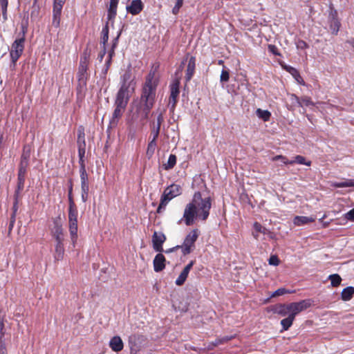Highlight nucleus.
Instances as JSON below:
<instances>
[{
    "instance_id": "nucleus-1",
    "label": "nucleus",
    "mask_w": 354,
    "mask_h": 354,
    "mask_svg": "<svg viewBox=\"0 0 354 354\" xmlns=\"http://www.w3.org/2000/svg\"><path fill=\"white\" fill-rule=\"evenodd\" d=\"M120 84V86L114 101L115 109L110 120L112 125L118 124L119 119L125 111L131 97L135 93L136 82L130 71H126L121 75Z\"/></svg>"
},
{
    "instance_id": "nucleus-2",
    "label": "nucleus",
    "mask_w": 354,
    "mask_h": 354,
    "mask_svg": "<svg viewBox=\"0 0 354 354\" xmlns=\"http://www.w3.org/2000/svg\"><path fill=\"white\" fill-rule=\"evenodd\" d=\"M212 199L198 191L194 192L192 201L185 207L183 219L187 226L192 225L196 220L205 221L212 208Z\"/></svg>"
},
{
    "instance_id": "nucleus-3",
    "label": "nucleus",
    "mask_w": 354,
    "mask_h": 354,
    "mask_svg": "<svg viewBox=\"0 0 354 354\" xmlns=\"http://www.w3.org/2000/svg\"><path fill=\"white\" fill-rule=\"evenodd\" d=\"M158 69L159 64H153L142 86L140 109L144 119L148 118L156 102L157 88L160 83Z\"/></svg>"
},
{
    "instance_id": "nucleus-4",
    "label": "nucleus",
    "mask_w": 354,
    "mask_h": 354,
    "mask_svg": "<svg viewBox=\"0 0 354 354\" xmlns=\"http://www.w3.org/2000/svg\"><path fill=\"white\" fill-rule=\"evenodd\" d=\"M311 306L310 300L304 299L299 302H292L288 304H278L273 306L272 310L282 317L291 315V313H299Z\"/></svg>"
},
{
    "instance_id": "nucleus-5",
    "label": "nucleus",
    "mask_w": 354,
    "mask_h": 354,
    "mask_svg": "<svg viewBox=\"0 0 354 354\" xmlns=\"http://www.w3.org/2000/svg\"><path fill=\"white\" fill-rule=\"evenodd\" d=\"M25 31H23L22 37L16 39L11 45L10 50V67L15 68L17 62L22 55L25 48Z\"/></svg>"
},
{
    "instance_id": "nucleus-6",
    "label": "nucleus",
    "mask_w": 354,
    "mask_h": 354,
    "mask_svg": "<svg viewBox=\"0 0 354 354\" xmlns=\"http://www.w3.org/2000/svg\"><path fill=\"white\" fill-rule=\"evenodd\" d=\"M78 210L77 209H68V231L70 233L71 243L73 247L75 246L78 239V225H77Z\"/></svg>"
},
{
    "instance_id": "nucleus-7",
    "label": "nucleus",
    "mask_w": 354,
    "mask_h": 354,
    "mask_svg": "<svg viewBox=\"0 0 354 354\" xmlns=\"http://www.w3.org/2000/svg\"><path fill=\"white\" fill-rule=\"evenodd\" d=\"M198 236V230L194 229L185 236L183 245H180L183 255L186 256L195 249V243Z\"/></svg>"
},
{
    "instance_id": "nucleus-8",
    "label": "nucleus",
    "mask_w": 354,
    "mask_h": 354,
    "mask_svg": "<svg viewBox=\"0 0 354 354\" xmlns=\"http://www.w3.org/2000/svg\"><path fill=\"white\" fill-rule=\"evenodd\" d=\"M52 221L53 225L49 227L52 238L55 242L64 241L65 232L61 216L53 218Z\"/></svg>"
},
{
    "instance_id": "nucleus-9",
    "label": "nucleus",
    "mask_w": 354,
    "mask_h": 354,
    "mask_svg": "<svg viewBox=\"0 0 354 354\" xmlns=\"http://www.w3.org/2000/svg\"><path fill=\"white\" fill-rule=\"evenodd\" d=\"M180 79H174L169 85L170 95L169 97L168 106L171 112H174L178 103L180 94Z\"/></svg>"
},
{
    "instance_id": "nucleus-10",
    "label": "nucleus",
    "mask_w": 354,
    "mask_h": 354,
    "mask_svg": "<svg viewBox=\"0 0 354 354\" xmlns=\"http://www.w3.org/2000/svg\"><path fill=\"white\" fill-rule=\"evenodd\" d=\"M66 0H53L52 25L59 28L61 21L62 11Z\"/></svg>"
},
{
    "instance_id": "nucleus-11",
    "label": "nucleus",
    "mask_w": 354,
    "mask_h": 354,
    "mask_svg": "<svg viewBox=\"0 0 354 354\" xmlns=\"http://www.w3.org/2000/svg\"><path fill=\"white\" fill-rule=\"evenodd\" d=\"M88 68L84 66H79L77 74V89L82 91L86 88L87 80L89 77V73H88Z\"/></svg>"
},
{
    "instance_id": "nucleus-12",
    "label": "nucleus",
    "mask_w": 354,
    "mask_h": 354,
    "mask_svg": "<svg viewBox=\"0 0 354 354\" xmlns=\"http://www.w3.org/2000/svg\"><path fill=\"white\" fill-rule=\"evenodd\" d=\"M164 122V113L163 111H160L156 118V121H151L150 123V129H151V136H152L154 139H158L160 127Z\"/></svg>"
},
{
    "instance_id": "nucleus-13",
    "label": "nucleus",
    "mask_w": 354,
    "mask_h": 354,
    "mask_svg": "<svg viewBox=\"0 0 354 354\" xmlns=\"http://www.w3.org/2000/svg\"><path fill=\"white\" fill-rule=\"evenodd\" d=\"M166 241V236L162 232H154L152 236L153 248L156 252L163 251L162 244Z\"/></svg>"
},
{
    "instance_id": "nucleus-14",
    "label": "nucleus",
    "mask_w": 354,
    "mask_h": 354,
    "mask_svg": "<svg viewBox=\"0 0 354 354\" xmlns=\"http://www.w3.org/2000/svg\"><path fill=\"white\" fill-rule=\"evenodd\" d=\"M195 261L194 260H192L184 268L183 270L181 271V272L180 273L178 277L176 279L175 283L177 286H180L184 284V283L185 282L187 277H188V274L191 270V269L192 268V267L194 266V263H195Z\"/></svg>"
},
{
    "instance_id": "nucleus-15",
    "label": "nucleus",
    "mask_w": 354,
    "mask_h": 354,
    "mask_svg": "<svg viewBox=\"0 0 354 354\" xmlns=\"http://www.w3.org/2000/svg\"><path fill=\"white\" fill-rule=\"evenodd\" d=\"M144 8V4L141 0H133L130 5L127 6V10L133 15L140 14Z\"/></svg>"
},
{
    "instance_id": "nucleus-16",
    "label": "nucleus",
    "mask_w": 354,
    "mask_h": 354,
    "mask_svg": "<svg viewBox=\"0 0 354 354\" xmlns=\"http://www.w3.org/2000/svg\"><path fill=\"white\" fill-rule=\"evenodd\" d=\"M165 261L166 259L162 254H156L153 262L154 271L156 272L162 271L165 268Z\"/></svg>"
},
{
    "instance_id": "nucleus-17",
    "label": "nucleus",
    "mask_w": 354,
    "mask_h": 354,
    "mask_svg": "<svg viewBox=\"0 0 354 354\" xmlns=\"http://www.w3.org/2000/svg\"><path fill=\"white\" fill-rule=\"evenodd\" d=\"M163 192L169 196L170 198L173 199L181 194L182 187L180 185L174 183L166 187Z\"/></svg>"
},
{
    "instance_id": "nucleus-18",
    "label": "nucleus",
    "mask_w": 354,
    "mask_h": 354,
    "mask_svg": "<svg viewBox=\"0 0 354 354\" xmlns=\"http://www.w3.org/2000/svg\"><path fill=\"white\" fill-rule=\"evenodd\" d=\"M196 68V58L194 56H191L188 61V64L186 70L185 80L186 82L191 80L195 73Z\"/></svg>"
},
{
    "instance_id": "nucleus-19",
    "label": "nucleus",
    "mask_w": 354,
    "mask_h": 354,
    "mask_svg": "<svg viewBox=\"0 0 354 354\" xmlns=\"http://www.w3.org/2000/svg\"><path fill=\"white\" fill-rule=\"evenodd\" d=\"M64 241L55 242L54 259L55 261H61L64 255Z\"/></svg>"
},
{
    "instance_id": "nucleus-20",
    "label": "nucleus",
    "mask_w": 354,
    "mask_h": 354,
    "mask_svg": "<svg viewBox=\"0 0 354 354\" xmlns=\"http://www.w3.org/2000/svg\"><path fill=\"white\" fill-rule=\"evenodd\" d=\"M109 346L115 352L121 351L124 348V344L119 336H114L109 342Z\"/></svg>"
},
{
    "instance_id": "nucleus-21",
    "label": "nucleus",
    "mask_w": 354,
    "mask_h": 354,
    "mask_svg": "<svg viewBox=\"0 0 354 354\" xmlns=\"http://www.w3.org/2000/svg\"><path fill=\"white\" fill-rule=\"evenodd\" d=\"M298 314L299 313H291V315H289L286 318L281 320V325L282 326L281 332L288 330L290 328L293 324L296 315Z\"/></svg>"
},
{
    "instance_id": "nucleus-22",
    "label": "nucleus",
    "mask_w": 354,
    "mask_h": 354,
    "mask_svg": "<svg viewBox=\"0 0 354 354\" xmlns=\"http://www.w3.org/2000/svg\"><path fill=\"white\" fill-rule=\"evenodd\" d=\"M119 0H110L109 7L108 8V20L114 19L117 15V8Z\"/></svg>"
},
{
    "instance_id": "nucleus-23",
    "label": "nucleus",
    "mask_w": 354,
    "mask_h": 354,
    "mask_svg": "<svg viewBox=\"0 0 354 354\" xmlns=\"http://www.w3.org/2000/svg\"><path fill=\"white\" fill-rule=\"evenodd\" d=\"M315 221L314 217H308L304 216H296L293 219V223L297 226L304 225Z\"/></svg>"
},
{
    "instance_id": "nucleus-24",
    "label": "nucleus",
    "mask_w": 354,
    "mask_h": 354,
    "mask_svg": "<svg viewBox=\"0 0 354 354\" xmlns=\"http://www.w3.org/2000/svg\"><path fill=\"white\" fill-rule=\"evenodd\" d=\"M284 68L286 70V71L292 75V77L299 84L304 85L305 82L297 69L290 66H286Z\"/></svg>"
},
{
    "instance_id": "nucleus-25",
    "label": "nucleus",
    "mask_w": 354,
    "mask_h": 354,
    "mask_svg": "<svg viewBox=\"0 0 354 354\" xmlns=\"http://www.w3.org/2000/svg\"><path fill=\"white\" fill-rule=\"evenodd\" d=\"M171 200V198H170L169 196H168L165 193L163 192V194L161 196L160 204L157 208L156 212L158 214L162 213V212L165 210L167 205Z\"/></svg>"
},
{
    "instance_id": "nucleus-26",
    "label": "nucleus",
    "mask_w": 354,
    "mask_h": 354,
    "mask_svg": "<svg viewBox=\"0 0 354 354\" xmlns=\"http://www.w3.org/2000/svg\"><path fill=\"white\" fill-rule=\"evenodd\" d=\"M171 200V198H170L169 196H168L165 193L163 192V194L161 196L160 204L157 208L156 212L158 214L162 213V212L165 210L167 205Z\"/></svg>"
},
{
    "instance_id": "nucleus-27",
    "label": "nucleus",
    "mask_w": 354,
    "mask_h": 354,
    "mask_svg": "<svg viewBox=\"0 0 354 354\" xmlns=\"http://www.w3.org/2000/svg\"><path fill=\"white\" fill-rule=\"evenodd\" d=\"M354 295V288L352 286L346 287L344 288L341 292V299L343 301H347L352 299Z\"/></svg>"
},
{
    "instance_id": "nucleus-28",
    "label": "nucleus",
    "mask_w": 354,
    "mask_h": 354,
    "mask_svg": "<svg viewBox=\"0 0 354 354\" xmlns=\"http://www.w3.org/2000/svg\"><path fill=\"white\" fill-rule=\"evenodd\" d=\"M177 158L174 154H170L167 163L162 165L165 170L169 171L172 169L176 164Z\"/></svg>"
},
{
    "instance_id": "nucleus-29",
    "label": "nucleus",
    "mask_w": 354,
    "mask_h": 354,
    "mask_svg": "<svg viewBox=\"0 0 354 354\" xmlns=\"http://www.w3.org/2000/svg\"><path fill=\"white\" fill-rule=\"evenodd\" d=\"M90 52L86 49L85 50L82 55L80 57V65L79 66H84L88 68L89 62H90Z\"/></svg>"
},
{
    "instance_id": "nucleus-30",
    "label": "nucleus",
    "mask_w": 354,
    "mask_h": 354,
    "mask_svg": "<svg viewBox=\"0 0 354 354\" xmlns=\"http://www.w3.org/2000/svg\"><path fill=\"white\" fill-rule=\"evenodd\" d=\"M77 144L78 145H86L85 140V133L84 128L83 126H80L77 129Z\"/></svg>"
},
{
    "instance_id": "nucleus-31",
    "label": "nucleus",
    "mask_w": 354,
    "mask_h": 354,
    "mask_svg": "<svg viewBox=\"0 0 354 354\" xmlns=\"http://www.w3.org/2000/svg\"><path fill=\"white\" fill-rule=\"evenodd\" d=\"M109 25L108 22H106V25L102 28V32H101V39H100V44L102 46H106L108 39H109Z\"/></svg>"
},
{
    "instance_id": "nucleus-32",
    "label": "nucleus",
    "mask_w": 354,
    "mask_h": 354,
    "mask_svg": "<svg viewBox=\"0 0 354 354\" xmlns=\"http://www.w3.org/2000/svg\"><path fill=\"white\" fill-rule=\"evenodd\" d=\"M341 26V23L338 19L335 20H330L329 27L331 30V33L337 35Z\"/></svg>"
},
{
    "instance_id": "nucleus-33",
    "label": "nucleus",
    "mask_w": 354,
    "mask_h": 354,
    "mask_svg": "<svg viewBox=\"0 0 354 354\" xmlns=\"http://www.w3.org/2000/svg\"><path fill=\"white\" fill-rule=\"evenodd\" d=\"M257 115L264 122H268L270 120L271 117V113L268 110H262L261 109H257L256 111Z\"/></svg>"
},
{
    "instance_id": "nucleus-34",
    "label": "nucleus",
    "mask_w": 354,
    "mask_h": 354,
    "mask_svg": "<svg viewBox=\"0 0 354 354\" xmlns=\"http://www.w3.org/2000/svg\"><path fill=\"white\" fill-rule=\"evenodd\" d=\"M292 161L293 162V165L297 163L299 165L310 166L312 163L310 160H306L305 157L300 155H297L296 156H295L294 159L292 160Z\"/></svg>"
},
{
    "instance_id": "nucleus-35",
    "label": "nucleus",
    "mask_w": 354,
    "mask_h": 354,
    "mask_svg": "<svg viewBox=\"0 0 354 354\" xmlns=\"http://www.w3.org/2000/svg\"><path fill=\"white\" fill-rule=\"evenodd\" d=\"M89 184L81 185V198L82 201L85 203L88 199Z\"/></svg>"
},
{
    "instance_id": "nucleus-36",
    "label": "nucleus",
    "mask_w": 354,
    "mask_h": 354,
    "mask_svg": "<svg viewBox=\"0 0 354 354\" xmlns=\"http://www.w3.org/2000/svg\"><path fill=\"white\" fill-rule=\"evenodd\" d=\"M157 139H154L152 138L151 140L148 143L147 149V155L149 157L152 156L154 153L157 143Z\"/></svg>"
},
{
    "instance_id": "nucleus-37",
    "label": "nucleus",
    "mask_w": 354,
    "mask_h": 354,
    "mask_svg": "<svg viewBox=\"0 0 354 354\" xmlns=\"http://www.w3.org/2000/svg\"><path fill=\"white\" fill-rule=\"evenodd\" d=\"M328 279L330 281L333 287H337L342 282V278L338 274H333L329 275Z\"/></svg>"
},
{
    "instance_id": "nucleus-38",
    "label": "nucleus",
    "mask_w": 354,
    "mask_h": 354,
    "mask_svg": "<svg viewBox=\"0 0 354 354\" xmlns=\"http://www.w3.org/2000/svg\"><path fill=\"white\" fill-rule=\"evenodd\" d=\"M333 186L338 188L354 187V179H348L344 181L335 183Z\"/></svg>"
},
{
    "instance_id": "nucleus-39",
    "label": "nucleus",
    "mask_w": 354,
    "mask_h": 354,
    "mask_svg": "<svg viewBox=\"0 0 354 354\" xmlns=\"http://www.w3.org/2000/svg\"><path fill=\"white\" fill-rule=\"evenodd\" d=\"M28 165L29 160L21 159L19 165L18 174H26Z\"/></svg>"
},
{
    "instance_id": "nucleus-40",
    "label": "nucleus",
    "mask_w": 354,
    "mask_h": 354,
    "mask_svg": "<svg viewBox=\"0 0 354 354\" xmlns=\"http://www.w3.org/2000/svg\"><path fill=\"white\" fill-rule=\"evenodd\" d=\"M26 174H17V187L19 190H24Z\"/></svg>"
},
{
    "instance_id": "nucleus-41",
    "label": "nucleus",
    "mask_w": 354,
    "mask_h": 354,
    "mask_svg": "<svg viewBox=\"0 0 354 354\" xmlns=\"http://www.w3.org/2000/svg\"><path fill=\"white\" fill-rule=\"evenodd\" d=\"M30 153H31L30 146L29 145H24L23 147V151H22V154L21 156V159L29 160L30 157Z\"/></svg>"
},
{
    "instance_id": "nucleus-42",
    "label": "nucleus",
    "mask_w": 354,
    "mask_h": 354,
    "mask_svg": "<svg viewBox=\"0 0 354 354\" xmlns=\"http://www.w3.org/2000/svg\"><path fill=\"white\" fill-rule=\"evenodd\" d=\"M0 6L2 10V15L4 19H7V8L8 6V0H0Z\"/></svg>"
},
{
    "instance_id": "nucleus-43",
    "label": "nucleus",
    "mask_w": 354,
    "mask_h": 354,
    "mask_svg": "<svg viewBox=\"0 0 354 354\" xmlns=\"http://www.w3.org/2000/svg\"><path fill=\"white\" fill-rule=\"evenodd\" d=\"M273 161L276 160H281L283 163L285 165H293V162L291 160H289L286 156L282 155H277L272 158Z\"/></svg>"
},
{
    "instance_id": "nucleus-44",
    "label": "nucleus",
    "mask_w": 354,
    "mask_h": 354,
    "mask_svg": "<svg viewBox=\"0 0 354 354\" xmlns=\"http://www.w3.org/2000/svg\"><path fill=\"white\" fill-rule=\"evenodd\" d=\"M81 185L89 184L88 176L86 170L80 171Z\"/></svg>"
},
{
    "instance_id": "nucleus-45",
    "label": "nucleus",
    "mask_w": 354,
    "mask_h": 354,
    "mask_svg": "<svg viewBox=\"0 0 354 354\" xmlns=\"http://www.w3.org/2000/svg\"><path fill=\"white\" fill-rule=\"evenodd\" d=\"M287 293H290V292L284 288H281L273 292L271 295V297L281 296Z\"/></svg>"
},
{
    "instance_id": "nucleus-46",
    "label": "nucleus",
    "mask_w": 354,
    "mask_h": 354,
    "mask_svg": "<svg viewBox=\"0 0 354 354\" xmlns=\"http://www.w3.org/2000/svg\"><path fill=\"white\" fill-rule=\"evenodd\" d=\"M230 79V73L227 70L223 69L220 76V81L221 82H227Z\"/></svg>"
},
{
    "instance_id": "nucleus-47",
    "label": "nucleus",
    "mask_w": 354,
    "mask_h": 354,
    "mask_svg": "<svg viewBox=\"0 0 354 354\" xmlns=\"http://www.w3.org/2000/svg\"><path fill=\"white\" fill-rule=\"evenodd\" d=\"M290 100L294 106H302L301 98L298 97L295 94L290 95Z\"/></svg>"
},
{
    "instance_id": "nucleus-48",
    "label": "nucleus",
    "mask_w": 354,
    "mask_h": 354,
    "mask_svg": "<svg viewBox=\"0 0 354 354\" xmlns=\"http://www.w3.org/2000/svg\"><path fill=\"white\" fill-rule=\"evenodd\" d=\"M68 209H77L73 196V193H68Z\"/></svg>"
},
{
    "instance_id": "nucleus-49",
    "label": "nucleus",
    "mask_w": 354,
    "mask_h": 354,
    "mask_svg": "<svg viewBox=\"0 0 354 354\" xmlns=\"http://www.w3.org/2000/svg\"><path fill=\"white\" fill-rule=\"evenodd\" d=\"M343 217L346 221L354 222V207L344 214Z\"/></svg>"
},
{
    "instance_id": "nucleus-50",
    "label": "nucleus",
    "mask_w": 354,
    "mask_h": 354,
    "mask_svg": "<svg viewBox=\"0 0 354 354\" xmlns=\"http://www.w3.org/2000/svg\"><path fill=\"white\" fill-rule=\"evenodd\" d=\"M301 102H302V106H313L314 105V103L311 100V98L310 97H308V96L302 97L301 98Z\"/></svg>"
},
{
    "instance_id": "nucleus-51",
    "label": "nucleus",
    "mask_w": 354,
    "mask_h": 354,
    "mask_svg": "<svg viewBox=\"0 0 354 354\" xmlns=\"http://www.w3.org/2000/svg\"><path fill=\"white\" fill-rule=\"evenodd\" d=\"M253 227L257 232L265 234L266 228L261 225V223L255 222L253 225Z\"/></svg>"
},
{
    "instance_id": "nucleus-52",
    "label": "nucleus",
    "mask_w": 354,
    "mask_h": 354,
    "mask_svg": "<svg viewBox=\"0 0 354 354\" xmlns=\"http://www.w3.org/2000/svg\"><path fill=\"white\" fill-rule=\"evenodd\" d=\"M183 1L177 0L174 7L172 8V13L177 15L179 12L180 8L183 6Z\"/></svg>"
},
{
    "instance_id": "nucleus-53",
    "label": "nucleus",
    "mask_w": 354,
    "mask_h": 354,
    "mask_svg": "<svg viewBox=\"0 0 354 354\" xmlns=\"http://www.w3.org/2000/svg\"><path fill=\"white\" fill-rule=\"evenodd\" d=\"M268 262L270 265L278 266L280 263V260L277 255H272L270 257Z\"/></svg>"
},
{
    "instance_id": "nucleus-54",
    "label": "nucleus",
    "mask_w": 354,
    "mask_h": 354,
    "mask_svg": "<svg viewBox=\"0 0 354 354\" xmlns=\"http://www.w3.org/2000/svg\"><path fill=\"white\" fill-rule=\"evenodd\" d=\"M23 190H19L18 188H16L14 193V201H20L22 198V192Z\"/></svg>"
},
{
    "instance_id": "nucleus-55",
    "label": "nucleus",
    "mask_w": 354,
    "mask_h": 354,
    "mask_svg": "<svg viewBox=\"0 0 354 354\" xmlns=\"http://www.w3.org/2000/svg\"><path fill=\"white\" fill-rule=\"evenodd\" d=\"M233 338H234V336H233V335L225 336V337H223L221 338H217V340L218 341V343L220 344H223L227 343V342L230 341Z\"/></svg>"
},
{
    "instance_id": "nucleus-56",
    "label": "nucleus",
    "mask_w": 354,
    "mask_h": 354,
    "mask_svg": "<svg viewBox=\"0 0 354 354\" xmlns=\"http://www.w3.org/2000/svg\"><path fill=\"white\" fill-rule=\"evenodd\" d=\"M77 147L79 158H84L86 153V145H78Z\"/></svg>"
},
{
    "instance_id": "nucleus-57",
    "label": "nucleus",
    "mask_w": 354,
    "mask_h": 354,
    "mask_svg": "<svg viewBox=\"0 0 354 354\" xmlns=\"http://www.w3.org/2000/svg\"><path fill=\"white\" fill-rule=\"evenodd\" d=\"M268 50L273 55H280V53H279V50L275 45H272V44L268 45Z\"/></svg>"
},
{
    "instance_id": "nucleus-58",
    "label": "nucleus",
    "mask_w": 354,
    "mask_h": 354,
    "mask_svg": "<svg viewBox=\"0 0 354 354\" xmlns=\"http://www.w3.org/2000/svg\"><path fill=\"white\" fill-rule=\"evenodd\" d=\"M5 335L4 323L3 319H0V340H3Z\"/></svg>"
},
{
    "instance_id": "nucleus-59",
    "label": "nucleus",
    "mask_w": 354,
    "mask_h": 354,
    "mask_svg": "<svg viewBox=\"0 0 354 354\" xmlns=\"http://www.w3.org/2000/svg\"><path fill=\"white\" fill-rule=\"evenodd\" d=\"M330 20H335V19H338L337 11L335 9L331 8V11L329 14Z\"/></svg>"
},
{
    "instance_id": "nucleus-60",
    "label": "nucleus",
    "mask_w": 354,
    "mask_h": 354,
    "mask_svg": "<svg viewBox=\"0 0 354 354\" xmlns=\"http://www.w3.org/2000/svg\"><path fill=\"white\" fill-rule=\"evenodd\" d=\"M0 354H7V348L3 340H0Z\"/></svg>"
},
{
    "instance_id": "nucleus-61",
    "label": "nucleus",
    "mask_w": 354,
    "mask_h": 354,
    "mask_svg": "<svg viewBox=\"0 0 354 354\" xmlns=\"http://www.w3.org/2000/svg\"><path fill=\"white\" fill-rule=\"evenodd\" d=\"M80 171L86 170L84 158H79Z\"/></svg>"
},
{
    "instance_id": "nucleus-62",
    "label": "nucleus",
    "mask_w": 354,
    "mask_h": 354,
    "mask_svg": "<svg viewBox=\"0 0 354 354\" xmlns=\"http://www.w3.org/2000/svg\"><path fill=\"white\" fill-rule=\"evenodd\" d=\"M102 51L100 53V54L98 55V59L100 60V62H102L105 54H106V46H102Z\"/></svg>"
},
{
    "instance_id": "nucleus-63",
    "label": "nucleus",
    "mask_w": 354,
    "mask_h": 354,
    "mask_svg": "<svg viewBox=\"0 0 354 354\" xmlns=\"http://www.w3.org/2000/svg\"><path fill=\"white\" fill-rule=\"evenodd\" d=\"M297 47L299 48H301V49H305L308 47V45L306 41H304L303 40H300V41H299V42L297 44Z\"/></svg>"
},
{
    "instance_id": "nucleus-64",
    "label": "nucleus",
    "mask_w": 354,
    "mask_h": 354,
    "mask_svg": "<svg viewBox=\"0 0 354 354\" xmlns=\"http://www.w3.org/2000/svg\"><path fill=\"white\" fill-rule=\"evenodd\" d=\"M220 345V344L218 343V341L217 340V339H215V341L214 342H212L209 344V345L207 346V349L209 350H212L213 349L215 346H217Z\"/></svg>"
}]
</instances>
